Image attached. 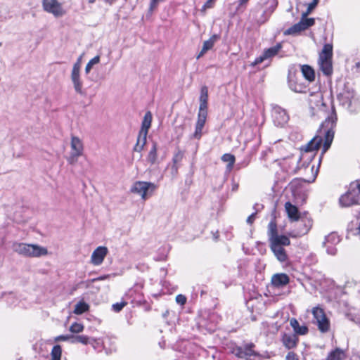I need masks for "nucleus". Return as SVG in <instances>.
<instances>
[{
  "label": "nucleus",
  "mask_w": 360,
  "mask_h": 360,
  "mask_svg": "<svg viewBox=\"0 0 360 360\" xmlns=\"http://www.w3.org/2000/svg\"><path fill=\"white\" fill-rule=\"evenodd\" d=\"M127 302L122 301L120 302H117L115 304H113L112 306V308L113 311H115L116 312H119L124 308V307H125L127 305Z\"/></svg>",
  "instance_id": "obj_40"
},
{
  "label": "nucleus",
  "mask_w": 360,
  "mask_h": 360,
  "mask_svg": "<svg viewBox=\"0 0 360 360\" xmlns=\"http://www.w3.org/2000/svg\"><path fill=\"white\" fill-rule=\"evenodd\" d=\"M359 197L355 191H349L339 198V205L342 207H348L359 204Z\"/></svg>",
  "instance_id": "obj_14"
},
{
  "label": "nucleus",
  "mask_w": 360,
  "mask_h": 360,
  "mask_svg": "<svg viewBox=\"0 0 360 360\" xmlns=\"http://www.w3.org/2000/svg\"><path fill=\"white\" fill-rule=\"evenodd\" d=\"M105 3L109 4H112L114 2H115L117 0H103Z\"/></svg>",
  "instance_id": "obj_53"
},
{
  "label": "nucleus",
  "mask_w": 360,
  "mask_h": 360,
  "mask_svg": "<svg viewBox=\"0 0 360 360\" xmlns=\"http://www.w3.org/2000/svg\"><path fill=\"white\" fill-rule=\"evenodd\" d=\"M311 226L312 220L310 218H302L297 229L291 231L289 233V236L292 238L301 237L307 234L311 229Z\"/></svg>",
  "instance_id": "obj_15"
},
{
  "label": "nucleus",
  "mask_w": 360,
  "mask_h": 360,
  "mask_svg": "<svg viewBox=\"0 0 360 360\" xmlns=\"http://www.w3.org/2000/svg\"><path fill=\"white\" fill-rule=\"evenodd\" d=\"M323 143V138L321 136H314L307 144L301 148V155L299 165L303 167L306 172L310 171L311 175L304 179L308 183L314 182L318 174V168L314 166L309 167L311 160L316 155V152L319 149Z\"/></svg>",
  "instance_id": "obj_3"
},
{
  "label": "nucleus",
  "mask_w": 360,
  "mask_h": 360,
  "mask_svg": "<svg viewBox=\"0 0 360 360\" xmlns=\"http://www.w3.org/2000/svg\"><path fill=\"white\" fill-rule=\"evenodd\" d=\"M206 119H207V117L198 116V120H197L196 124H195V132L193 134V137L195 139H200V137L202 136V130L205 124Z\"/></svg>",
  "instance_id": "obj_26"
},
{
  "label": "nucleus",
  "mask_w": 360,
  "mask_h": 360,
  "mask_svg": "<svg viewBox=\"0 0 360 360\" xmlns=\"http://www.w3.org/2000/svg\"><path fill=\"white\" fill-rule=\"evenodd\" d=\"M72 342H80L83 345H88L90 343L91 339L89 337L86 335H77V336H72Z\"/></svg>",
  "instance_id": "obj_34"
},
{
  "label": "nucleus",
  "mask_w": 360,
  "mask_h": 360,
  "mask_svg": "<svg viewBox=\"0 0 360 360\" xmlns=\"http://www.w3.org/2000/svg\"><path fill=\"white\" fill-rule=\"evenodd\" d=\"M285 360H298V357L295 353L290 352L286 355Z\"/></svg>",
  "instance_id": "obj_49"
},
{
  "label": "nucleus",
  "mask_w": 360,
  "mask_h": 360,
  "mask_svg": "<svg viewBox=\"0 0 360 360\" xmlns=\"http://www.w3.org/2000/svg\"><path fill=\"white\" fill-rule=\"evenodd\" d=\"M249 0H240L239 5L242 6L245 4H246Z\"/></svg>",
  "instance_id": "obj_54"
},
{
  "label": "nucleus",
  "mask_w": 360,
  "mask_h": 360,
  "mask_svg": "<svg viewBox=\"0 0 360 360\" xmlns=\"http://www.w3.org/2000/svg\"><path fill=\"white\" fill-rule=\"evenodd\" d=\"M214 237L217 240L218 238V233H216V234H214Z\"/></svg>",
  "instance_id": "obj_61"
},
{
  "label": "nucleus",
  "mask_w": 360,
  "mask_h": 360,
  "mask_svg": "<svg viewBox=\"0 0 360 360\" xmlns=\"http://www.w3.org/2000/svg\"><path fill=\"white\" fill-rule=\"evenodd\" d=\"M221 160L224 162H229L228 167H229V169H231L233 167L234 162H235V157L233 155L229 154V153L224 154L222 156Z\"/></svg>",
  "instance_id": "obj_38"
},
{
  "label": "nucleus",
  "mask_w": 360,
  "mask_h": 360,
  "mask_svg": "<svg viewBox=\"0 0 360 360\" xmlns=\"http://www.w3.org/2000/svg\"><path fill=\"white\" fill-rule=\"evenodd\" d=\"M314 24V18H307L306 16L302 15V18L300 21L286 30L284 34L285 35H296L300 34L302 31H304L312 26Z\"/></svg>",
  "instance_id": "obj_11"
},
{
  "label": "nucleus",
  "mask_w": 360,
  "mask_h": 360,
  "mask_svg": "<svg viewBox=\"0 0 360 360\" xmlns=\"http://www.w3.org/2000/svg\"><path fill=\"white\" fill-rule=\"evenodd\" d=\"M184 158V153L181 150H177L173 156L172 162L174 163V167H176V170L178 168V164Z\"/></svg>",
  "instance_id": "obj_37"
},
{
  "label": "nucleus",
  "mask_w": 360,
  "mask_h": 360,
  "mask_svg": "<svg viewBox=\"0 0 360 360\" xmlns=\"http://www.w3.org/2000/svg\"><path fill=\"white\" fill-rule=\"evenodd\" d=\"M110 278V274H105V275H103V276H98L97 278H94L90 280L89 282L94 283V282H96V281H104V280L108 279Z\"/></svg>",
  "instance_id": "obj_45"
},
{
  "label": "nucleus",
  "mask_w": 360,
  "mask_h": 360,
  "mask_svg": "<svg viewBox=\"0 0 360 360\" xmlns=\"http://www.w3.org/2000/svg\"><path fill=\"white\" fill-rule=\"evenodd\" d=\"M273 121L277 126L283 127L288 123L289 115L286 110L280 106H274L271 112Z\"/></svg>",
  "instance_id": "obj_13"
},
{
  "label": "nucleus",
  "mask_w": 360,
  "mask_h": 360,
  "mask_svg": "<svg viewBox=\"0 0 360 360\" xmlns=\"http://www.w3.org/2000/svg\"><path fill=\"white\" fill-rule=\"evenodd\" d=\"M95 349H101L103 347V342L100 339L91 338L90 343Z\"/></svg>",
  "instance_id": "obj_39"
},
{
  "label": "nucleus",
  "mask_w": 360,
  "mask_h": 360,
  "mask_svg": "<svg viewBox=\"0 0 360 360\" xmlns=\"http://www.w3.org/2000/svg\"><path fill=\"white\" fill-rule=\"evenodd\" d=\"M214 0H208L202 7L201 11L205 12L207 9L211 8L214 6Z\"/></svg>",
  "instance_id": "obj_43"
},
{
  "label": "nucleus",
  "mask_w": 360,
  "mask_h": 360,
  "mask_svg": "<svg viewBox=\"0 0 360 360\" xmlns=\"http://www.w3.org/2000/svg\"><path fill=\"white\" fill-rule=\"evenodd\" d=\"M164 0H150L149 10L152 12L158 6L160 2H162Z\"/></svg>",
  "instance_id": "obj_47"
},
{
  "label": "nucleus",
  "mask_w": 360,
  "mask_h": 360,
  "mask_svg": "<svg viewBox=\"0 0 360 360\" xmlns=\"http://www.w3.org/2000/svg\"><path fill=\"white\" fill-rule=\"evenodd\" d=\"M310 112L312 116L326 117L322 123L321 131H324L325 143L323 153L330 148L334 137L333 128L335 126L337 117L332 101L328 99L323 100L321 92H316L310 95L309 98Z\"/></svg>",
  "instance_id": "obj_1"
},
{
  "label": "nucleus",
  "mask_w": 360,
  "mask_h": 360,
  "mask_svg": "<svg viewBox=\"0 0 360 360\" xmlns=\"http://www.w3.org/2000/svg\"><path fill=\"white\" fill-rule=\"evenodd\" d=\"M217 39V36L213 35L208 40L204 41L202 50L200 52L199 55L198 56V58L202 56L208 50L211 49L213 47Z\"/></svg>",
  "instance_id": "obj_28"
},
{
  "label": "nucleus",
  "mask_w": 360,
  "mask_h": 360,
  "mask_svg": "<svg viewBox=\"0 0 360 360\" xmlns=\"http://www.w3.org/2000/svg\"><path fill=\"white\" fill-rule=\"evenodd\" d=\"M81 70L72 69L70 78L73 84L74 89L76 93L82 95L83 91V82L81 78Z\"/></svg>",
  "instance_id": "obj_18"
},
{
  "label": "nucleus",
  "mask_w": 360,
  "mask_h": 360,
  "mask_svg": "<svg viewBox=\"0 0 360 360\" xmlns=\"http://www.w3.org/2000/svg\"><path fill=\"white\" fill-rule=\"evenodd\" d=\"M13 250L18 254L29 257H38L48 254V250L44 247L23 243L14 244Z\"/></svg>",
  "instance_id": "obj_4"
},
{
  "label": "nucleus",
  "mask_w": 360,
  "mask_h": 360,
  "mask_svg": "<svg viewBox=\"0 0 360 360\" xmlns=\"http://www.w3.org/2000/svg\"><path fill=\"white\" fill-rule=\"evenodd\" d=\"M298 338L295 334H283L282 336V342L288 349H292L297 346Z\"/></svg>",
  "instance_id": "obj_22"
},
{
  "label": "nucleus",
  "mask_w": 360,
  "mask_h": 360,
  "mask_svg": "<svg viewBox=\"0 0 360 360\" xmlns=\"http://www.w3.org/2000/svg\"><path fill=\"white\" fill-rule=\"evenodd\" d=\"M340 240L339 236L335 233H331L326 237L324 245L326 248L328 254L331 255L336 254L337 250L335 245L339 243Z\"/></svg>",
  "instance_id": "obj_17"
},
{
  "label": "nucleus",
  "mask_w": 360,
  "mask_h": 360,
  "mask_svg": "<svg viewBox=\"0 0 360 360\" xmlns=\"http://www.w3.org/2000/svg\"><path fill=\"white\" fill-rule=\"evenodd\" d=\"M108 254V249L105 246H98L92 252L90 262L94 266L101 265Z\"/></svg>",
  "instance_id": "obj_16"
},
{
  "label": "nucleus",
  "mask_w": 360,
  "mask_h": 360,
  "mask_svg": "<svg viewBox=\"0 0 360 360\" xmlns=\"http://www.w3.org/2000/svg\"><path fill=\"white\" fill-rule=\"evenodd\" d=\"M84 329V326L82 323L75 322L70 326L69 330L72 333H82Z\"/></svg>",
  "instance_id": "obj_35"
},
{
  "label": "nucleus",
  "mask_w": 360,
  "mask_h": 360,
  "mask_svg": "<svg viewBox=\"0 0 360 360\" xmlns=\"http://www.w3.org/2000/svg\"><path fill=\"white\" fill-rule=\"evenodd\" d=\"M356 186H357V188H358V190H359V191L360 193V183H358Z\"/></svg>",
  "instance_id": "obj_59"
},
{
  "label": "nucleus",
  "mask_w": 360,
  "mask_h": 360,
  "mask_svg": "<svg viewBox=\"0 0 360 360\" xmlns=\"http://www.w3.org/2000/svg\"><path fill=\"white\" fill-rule=\"evenodd\" d=\"M356 66L357 68L360 67V63H357L356 64Z\"/></svg>",
  "instance_id": "obj_62"
},
{
  "label": "nucleus",
  "mask_w": 360,
  "mask_h": 360,
  "mask_svg": "<svg viewBox=\"0 0 360 360\" xmlns=\"http://www.w3.org/2000/svg\"><path fill=\"white\" fill-rule=\"evenodd\" d=\"M89 309V305L84 301H80L76 304L74 309V314L80 315Z\"/></svg>",
  "instance_id": "obj_30"
},
{
  "label": "nucleus",
  "mask_w": 360,
  "mask_h": 360,
  "mask_svg": "<svg viewBox=\"0 0 360 360\" xmlns=\"http://www.w3.org/2000/svg\"><path fill=\"white\" fill-rule=\"evenodd\" d=\"M157 150H158L157 143H153V146L148 153V157H147V160L151 165H153L156 162L157 157H158Z\"/></svg>",
  "instance_id": "obj_31"
},
{
  "label": "nucleus",
  "mask_w": 360,
  "mask_h": 360,
  "mask_svg": "<svg viewBox=\"0 0 360 360\" xmlns=\"http://www.w3.org/2000/svg\"><path fill=\"white\" fill-rule=\"evenodd\" d=\"M42 7L44 11L52 14L56 18H60L66 14V10L58 0H42Z\"/></svg>",
  "instance_id": "obj_9"
},
{
  "label": "nucleus",
  "mask_w": 360,
  "mask_h": 360,
  "mask_svg": "<svg viewBox=\"0 0 360 360\" xmlns=\"http://www.w3.org/2000/svg\"><path fill=\"white\" fill-rule=\"evenodd\" d=\"M345 358V354L344 351L337 348L328 354L326 360H344Z\"/></svg>",
  "instance_id": "obj_29"
},
{
  "label": "nucleus",
  "mask_w": 360,
  "mask_h": 360,
  "mask_svg": "<svg viewBox=\"0 0 360 360\" xmlns=\"http://www.w3.org/2000/svg\"><path fill=\"white\" fill-rule=\"evenodd\" d=\"M301 71H302V75L309 82H312L314 80L315 72H314V69L311 66H309L308 65H301Z\"/></svg>",
  "instance_id": "obj_27"
},
{
  "label": "nucleus",
  "mask_w": 360,
  "mask_h": 360,
  "mask_svg": "<svg viewBox=\"0 0 360 360\" xmlns=\"http://www.w3.org/2000/svg\"><path fill=\"white\" fill-rule=\"evenodd\" d=\"M198 117H207V101H200Z\"/></svg>",
  "instance_id": "obj_36"
},
{
  "label": "nucleus",
  "mask_w": 360,
  "mask_h": 360,
  "mask_svg": "<svg viewBox=\"0 0 360 360\" xmlns=\"http://www.w3.org/2000/svg\"><path fill=\"white\" fill-rule=\"evenodd\" d=\"M101 61V57L99 55L96 56L93 58H91L86 64L85 67V73L88 75L93 67L97 64H98Z\"/></svg>",
  "instance_id": "obj_32"
},
{
  "label": "nucleus",
  "mask_w": 360,
  "mask_h": 360,
  "mask_svg": "<svg viewBox=\"0 0 360 360\" xmlns=\"http://www.w3.org/2000/svg\"><path fill=\"white\" fill-rule=\"evenodd\" d=\"M157 188V186L151 182L138 181L130 188V192L141 197L143 201L149 198Z\"/></svg>",
  "instance_id": "obj_5"
},
{
  "label": "nucleus",
  "mask_w": 360,
  "mask_h": 360,
  "mask_svg": "<svg viewBox=\"0 0 360 360\" xmlns=\"http://www.w3.org/2000/svg\"><path fill=\"white\" fill-rule=\"evenodd\" d=\"M70 338H72V336H70V335H58V336L56 337L54 340L56 342L67 341V340H68Z\"/></svg>",
  "instance_id": "obj_46"
},
{
  "label": "nucleus",
  "mask_w": 360,
  "mask_h": 360,
  "mask_svg": "<svg viewBox=\"0 0 360 360\" xmlns=\"http://www.w3.org/2000/svg\"><path fill=\"white\" fill-rule=\"evenodd\" d=\"M147 135L148 134H143V133H139L136 143L134 147V150L138 153H141L147 142Z\"/></svg>",
  "instance_id": "obj_25"
},
{
  "label": "nucleus",
  "mask_w": 360,
  "mask_h": 360,
  "mask_svg": "<svg viewBox=\"0 0 360 360\" xmlns=\"http://www.w3.org/2000/svg\"><path fill=\"white\" fill-rule=\"evenodd\" d=\"M276 4H275L274 5V6L272 7V9H271V13L274 11V10L275 9V8H276Z\"/></svg>",
  "instance_id": "obj_58"
},
{
  "label": "nucleus",
  "mask_w": 360,
  "mask_h": 360,
  "mask_svg": "<svg viewBox=\"0 0 360 360\" xmlns=\"http://www.w3.org/2000/svg\"><path fill=\"white\" fill-rule=\"evenodd\" d=\"M285 210L290 221H296L300 218L298 208L290 202L285 203Z\"/></svg>",
  "instance_id": "obj_20"
},
{
  "label": "nucleus",
  "mask_w": 360,
  "mask_h": 360,
  "mask_svg": "<svg viewBox=\"0 0 360 360\" xmlns=\"http://www.w3.org/2000/svg\"><path fill=\"white\" fill-rule=\"evenodd\" d=\"M317 4L318 0H313V1L308 5L307 11L304 13L302 15L304 16H307L316 7Z\"/></svg>",
  "instance_id": "obj_42"
},
{
  "label": "nucleus",
  "mask_w": 360,
  "mask_h": 360,
  "mask_svg": "<svg viewBox=\"0 0 360 360\" xmlns=\"http://www.w3.org/2000/svg\"><path fill=\"white\" fill-rule=\"evenodd\" d=\"M62 349L60 345H55L51 350V360H60Z\"/></svg>",
  "instance_id": "obj_33"
},
{
  "label": "nucleus",
  "mask_w": 360,
  "mask_h": 360,
  "mask_svg": "<svg viewBox=\"0 0 360 360\" xmlns=\"http://www.w3.org/2000/svg\"><path fill=\"white\" fill-rule=\"evenodd\" d=\"M176 302L181 304V305H184L186 302V297L183 295H178L176 297Z\"/></svg>",
  "instance_id": "obj_44"
},
{
  "label": "nucleus",
  "mask_w": 360,
  "mask_h": 360,
  "mask_svg": "<svg viewBox=\"0 0 360 360\" xmlns=\"http://www.w3.org/2000/svg\"><path fill=\"white\" fill-rule=\"evenodd\" d=\"M348 229L350 230V231H353L354 230V222L352 221L351 223H349V226H348Z\"/></svg>",
  "instance_id": "obj_52"
},
{
  "label": "nucleus",
  "mask_w": 360,
  "mask_h": 360,
  "mask_svg": "<svg viewBox=\"0 0 360 360\" xmlns=\"http://www.w3.org/2000/svg\"><path fill=\"white\" fill-rule=\"evenodd\" d=\"M255 217H256V214L255 213H253L251 215H250L248 217V219H247V223L250 224H252L254 222L255 219Z\"/></svg>",
  "instance_id": "obj_50"
},
{
  "label": "nucleus",
  "mask_w": 360,
  "mask_h": 360,
  "mask_svg": "<svg viewBox=\"0 0 360 360\" xmlns=\"http://www.w3.org/2000/svg\"><path fill=\"white\" fill-rule=\"evenodd\" d=\"M254 345L252 343L247 344L243 347H236L233 352L239 358L248 359L252 356L256 355L255 352L252 349Z\"/></svg>",
  "instance_id": "obj_19"
},
{
  "label": "nucleus",
  "mask_w": 360,
  "mask_h": 360,
  "mask_svg": "<svg viewBox=\"0 0 360 360\" xmlns=\"http://www.w3.org/2000/svg\"><path fill=\"white\" fill-rule=\"evenodd\" d=\"M323 143H325V141H324ZM323 146H324V143H323L322 151H323ZM324 153H325L322 152V153H321V156H320V158H319V162H321V158H322V156L323 155V154H324Z\"/></svg>",
  "instance_id": "obj_55"
},
{
  "label": "nucleus",
  "mask_w": 360,
  "mask_h": 360,
  "mask_svg": "<svg viewBox=\"0 0 360 360\" xmlns=\"http://www.w3.org/2000/svg\"><path fill=\"white\" fill-rule=\"evenodd\" d=\"M96 0H89V4H94Z\"/></svg>",
  "instance_id": "obj_60"
},
{
  "label": "nucleus",
  "mask_w": 360,
  "mask_h": 360,
  "mask_svg": "<svg viewBox=\"0 0 360 360\" xmlns=\"http://www.w3.org/2000/svg\"><path fill=\"white\" fill-rule=\"evenodd\" d=\"M267 236L270 249L275 257L281 263H288V256L284 248L290 245V240L288 236L278 233L274 219L268 224Z\"/></svg>",
  "instance_id": "obj_2"
},
{
  "label": "nucleus",
  "mask_w": 360,
  "mask_h": 360,
  "mask_svg": "<svg viewBox=\"0 0 360 360\" xmlns=\"http://www.w3.org/2000/svg\"><path fill=\"white\" fill-rule=\"evenodd\" d=\"M289 283V277L285 274H276L271 278V283L275 287L279 288Z\"/></svg>",
  "instance_id": "obj_23"
},
{
  "label": "nucleus",
  "mask_w": 360,
  "mask_h": 360,
  "mask_svg": "<svg viewBox=\"0 0 360 360\" xmlns=\"http://www.w3.org/2000/svg\"><path fill=\"white\" fill-rule=\"evenodd\" d=\"M81 66H82V56L79 57L77 60V61L74 63L72 66L73 70H81Z\"/></svg>",
  "instance_id": "obj_48"
},
{
  "label": "nucleus",
  "mask_w": 360,
  "mask_h": 360,
  "mask_svg": "<svg viewBox=\"0 0 360 360\" xmlns=\"http://www.w3.org/2000/svg\"><path fill=\"white\" fill-rule=\"evenodd\" d=\"M323 143H325V141H324ZM323 146H324V143H323L322 151H323ZM324 153H325L322 152V153H321V156H320V158H319V162H321V158H322V156L323 155V154H324Z\"/></svg>",
  "instance_id": "obj_56"
},
{
  "label": "nucleus",
  "mask_w": 360,
  "mask_h": 360,
  "mask_svg": "<svg viewBox=\"0 0 360 360\" xmlns=\"http://www.w3.org/2000/svg\"><path fill=\"white\" fill-rule=\"evenodd\" d=\"M311 312L319 330L322 333L327 332L330 328V323L323 309L318 306L314 307Z\"/></svg>",
  "instance_id": "obj_10"
},
{
  "label": "nucleus",
  "mask_w": 360,
  "mask_h": 360,
  "mask_svg": "<svg viewBox=\"0 0 360 360\" xmlns=\"http://www.w3.org/2000/svg\"><path fill=\"white\" fill-rule=\"evenodd\" d=\"M290 88H291L293 91H296V92L301 91V87H300V86L297 87V86H295V87H293V86H292V84L290 82Z\"/></svg>",
  "instance_id": "obj_51"
},
{
  "label": "nucleus",
  "mask_w": 360,
  "mask_h": 360,
  "mask_svg": "<svg viewBox=\"0 0 360 360\" xmlns=\"http://www.w3.org/2000/svg\"><path fill=\"white\" fill-rule=\"evenodd\" d=\"M332 56V45L329 44H325L322 51L319 54V65L321 70L327 76L333 73Z\"/></svg>",
  "instance_id": "obj_6"
},
{
  "label": "nucleus",
  "mask_w": 360,
  "mask_h": 360,
  "mask_svg": "<svg viewBox=\"0 0 360 360\" xmlns=\"http://www.w3.org/2000/svg\"><path fill=\"white\" fill-rule=\"evenodd\" d=\"M323 143H325V141H324ZM323 146H324V143H323L322 151H323ZM324 153H325L322 152V153H321V156H320V158H319V162H321V158H322V156L323 155V154H324Z\"/></svg>",
  "instance_id": "obj_57"
},
{
  "label": "nucleus",
  "mask_w": 360,
  "mask_h": 360,
  "mask_svg": "<svg viewBox=\"0 0 360 360\" xmlns=\"http://www.w3.org/2000/svg\"><path fill=\"white\" fill-rule=\"evenodd\" d=\"M281 49H282V45H281V44L278 43L276 45H275L274 46H272V47L265 49L263 53L260 56L255 58L254 62H252L251 63V65L252 67H255V66L262 63L264 60H269V59L274 57L275 56H276L278 53V52L281 51Z\"/></svg>",
  "instance_id": "obj_12"
},
{
  "label": "nucleus",
  "mask_w": 360,
  "mask_h": 360,
  "mask_svg": "<svg viewBox=\"0 0 360 360\" xmlns=\"http://www.w3.org/2000/svg\"><path fill=\"white\" fill-rule=\"evenodd\" d=\"M70 153L68 158V162L73 165L77 162L78 158L84 153V144L82 141L77 136H72L70 141Z\"/></svg>",
  "instance_id": "obj_8"
},
{
  "label": "nucleus",
  "mask_w": 360,
  "mask_h": 360,
  "mask_svg": "<svg viewBox=\"0 0 360 360\" xmlns=\"http://www.w3.org/2000/svg\"><path fill=\"white\" fill-rule=\"evenodd\" d=\"M208 100V91L206 86L201 89L200 101H207Z\"/></svg>",
  "instance_id": "obj_41"
},
{
  "label": "nucleus",
  "mask_w": 360,
  "mask_h": 360,
  "mask_svg": "<svg viewBox=\"0 0 360 360\" xmlns=\"http://www.w3.org/2000/svg\"><path fill=\"white\" fill-rule=\"evenodd\" d=\"M290 325L296 335H304L308 333L307 326L305 325L300 326L298 321L295 318L290 319Z\"/></svg>",
  "instance_id": "obj_21"
},
{
  "label": "nucleus",
  "mask_w": 360,
  "mask_h": 360,
  "mask_svg": "<svg viewBox=\"0 0 360 360\" xmlns=\"http://www.w3.org/2000/svg\"><path fill=\"white\" fill-rule=\"evenodd\" d=\"M338 99L341 105L351 111H355L360 105L358 99L355 97L354 91L348 86H345L343 90L340 92Z\"/></svg>",
  "instance_id": "obj_7"
},
{
  "label": "nucleus",
  "mask_w": 360,
  "mask_h": 360,
  "mask_svg": "<svg viewBox=\"0 0 360 360\" xmlns=\"http://www.w3.org/2000/svg\"><path fill=\"white\" fill-rule=\"evenodd\" d=\"M152 120H153V117H152L151 112L150 111L146 112V114L144 115V117H143V121L141 123V127L139 131L140 133H143V134L148 133V130L151 126Z\"/></svg>",
  "instance_id": "obj_24"
}]
</instances>
